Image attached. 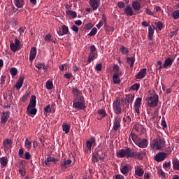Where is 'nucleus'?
<instances>
[{"label":"nucleus","mask_w":179,"mask_h":179,"mask_svg":"<svg viewBox=\"0 0 179 179\" xmlns=\"http://www.w3.org/2000/svg\"><path fill=\"white\" fill-rule=\"evenodd\" d=\"M146 155L145 152H134V149L131 148H127L125 149H120L117 151L116 156L118 159H135L136 160H143L145 155Z\"/></svg>","instance_id":"f257e3e1"},{"label":"nucleus","mask_w":179,"mask_h":179,"mask_svg":"<svg viewBox=\"0 0 179 179\" xmlns=\"http://www.w3.org/2000/svg\"><path fill=\"white\" fill-rule=\"evenodd\" d=\"M145 101L148 103V107L155 108L159 106V95L155 90H152L148 92Z\"/></svg>","instance_id":"f03ea898"},{"label":"nucleus","mask_w":179,"mask_h":179,"mask_svg":"<svg viewBox=\"0 0 179 179\" xmlns=\"http://www.w3.org/2000/svg\"><path fill=\"white\" fill-rule=\"evenodd\" d=\"M73 107L75 110H86V101H85V97L79 96L78 98H75L73 101Z\"/></svg>","instance_id":"7ed1b4c3"},{"label":"nucleus","mask_w":179,"mask_h":179,"mask_svg":"<svg viewBox=\"0 0 179 179\" xmlns=\"http://www.w3.org/2000/svg\"><path fill=\"white\" fill-rule=\"evenodd\" d=\"M121 103H124V99H120L119 97H117L113 103V108L115 114L120 115L122 114L124 108H121Z\"/></svg>","instance_id":"20e7f679"},{"label":"nucleus","mask_w":179,"mask_h":179,"mask_svg":"<svg viewBox=\"0 0 179 179\" xmlns=\"http://www.w3.org/2000/svg\"><path fill=\"white\" fill-rule=\"evenodd\" d=\"M134 99H135V96L132 94H127L124 98V103H123V110H128L129 109V103L132 104L134 101Z\"/></svg>","instance_id":"39448f33"},{"label":"nucleus","mask_w":179,"mask_h":179,"mask_svg":"<svg viewBox=\"0 0 179 179\" xmlns=\"http://www.w3.org/2000/svg\"><path fill=\"white\" fill-rule=\"evenodd\" d=\"M10 48L13 52H16L20 50V41L18 38L15 39V43L13 41L10 42Z\"/></svg>","instance_id":"423d86ee"},{"label":"nucleus","mask_w":179,"mask_h":179,"mask_svg":"<svg viewBox=\"0 0 179 179\" xmlns=\"http://www.w3.org/2000/svg\"><path fill=\"white\" fill-rule=\"evenodd\" d=\"M166 157H167V154L166 152H161L155 155L154 160L157 163H160L164 162V160H166Z\"/></svg>","instance_id":"0eeeda50"},{"label":"nucleus","mask_w":179,"mask_h":179,"mask_svg":"<svg viewBox=\"0 0 179 179\" xmlns=\"http://www.w3.org/2000/svg\"><path fill=\"white\" fill-rule=\"evenodd\" d=\"M141 106H142V98L138 97L136 99L134 106V111L136 113V114H138V115L141 114V111L139 110H141Z\"/></svg>","instance_id":"6e6552de"},{"label":"nucleus","mask_w":179,"mask_h":179,"mask_svg":"<svg viewBox=\"0 0 179 179\" xmlns=\"http://www.w3.org/2000/svg\"><path fill=\"white\" fill-rule=\"evenodd\" d=\"M138 148H141L142 149L146 148L148 145H149V141L146 138H140L137 143L136 144Z\"/></svg>","instance_id":"1a4fd4ad"},{"label":"nucleus","mask_w":179,"mask_h":179,"mask_svg":"<svg viewBox=\"0 0 179 179\" xmlns=\"http://www.w3.org/2000/svg\"><path fill=\"white\" fill-rule=\"evenodd\" d=\"M121 128V118L117 117L115 118V121L113 122V131H118Z\"/></svg>","instance_id":"9d476101"},{"label":"nucleus","mask_w":179,"mask_h":179,"mask_svg":"<svg viewBox=\"0 0 179 179\" xmlns=\"http://www.w3.org/2000/svg\"><path fill=\"white\" fill-rule=\"evenodd\" d=\"M89 3L93 10H97L100 6V0H90Z\"/></svg>","instance_id":"9b49d317"},{"label":"nucleus","mask_w":179,"mask_h":179,"mask_svg":"<svg viewBox=\"0 0 179 179\" xmlns=\"http://www.w3.org/2000/svg\"><path fill=\"white\" fill-rule=\"evenodd\" d=\"M37 101L36 100V95H32L30 99L29 103L27 106L28 110L29 108H36Z\"/></svg>","instance_id":"f8f14e48"},{"label":"nucleus","mask_w":179,"mask_h":179,"mask_svg":"<svg viewBox=\"0 0 179 179\" xmlns=\"http://www.w3.org/2000/svg\"><path fill=\"white\" fill-rule=\"evenodd\" d=\"M10 113L9 111H3L2 113V115L1 117V124H6V122H8V120H9V117H10Z\"/></svg>","instance_id":"ddd939ff"},{"label":"nucleus","mask_w":179,"mask_h":179,"mask_svg":"<svg viewBox=\"0 0 179 179\" xmlns=\"http://www.w3.org/2000/svg\"><path fill=\"white\" fill-rule=\"evenodd\" d=\"M148 69L146 68L141 69L135 76L136 79H143L147 75Z\"/></svg>","instance_id":"4468645a"},{"label":"nucleus","mask_w":179,"mask_h":179,"mask_svg":"<svg viewBox=\"0 0 179 179\" xmlns=\"http://www.w3.org/2000/svg\"><path fill=\"white\" fill-rule=\"evenodd\" d=\"M123 10L127 16H134V15H136L135 13H134V10L132 9V7H131V6L129 5H127Z\"/></svg>","instance_id":"2eb2a0df"},{"label":"nucleus","mask_w":179,"mask_h":179,"mask_svg":"<svg viewBox=\"0 0 179 179\" xmlns=\"http://www.w3.org/2000/svg\"><path fill=\"white\" fill-rule=\"evenodd\" d=\"M130 169H131V165L127 164L123 166L120 169V172L122 173V174H123V176H128V173H129Z\"/></svg>","instance_id":"dca6fc26"},{"label":"nucleus","mask_w":179,"mask_h":179,"mask_svg":"<svg viewBox=\"0 0 179 179\" xmlns=\"http://www.w3.org/2000/svg\"><path fill=\"white\" fill-rule=\"evenodd\" d=\"M152 149L155 150H160L162 149V145L159 143V140L157 138H155L152 141Z\"/></svg>","instance_id":"f3484780"},{"label":"nucleus","mask_w":179,"mask_h":179,"mask_svg":"<svg viewBox=\"0 0 179 179\" xmlns=\"http://www.w3.org/2000/svg\"><path fill=\"white\" fill-rule=\"evenodd\" d=\"M36 55H37V48L33 47L31 48V50H30L29 61L34 60V58H36Z\"/></svg>","instance_id":"a211bd4d"},{"label":"nucleus","mask_w":179,"mask_h":179,"mask_svg":"<svg viewBox=\"0 0 179 179\" xmlns=\"http://www.w3.org/2000/svg\"><path fill=\"white\" fill-rule=\"evenodd\" d=\"M24 82V77H20V78L18 79V80L15 84V87L17 90H20V89L22 88V86H23Z\"/></svg>","instance_id":"6ab92c4d"},{"label":"nucleus","mask_w":179,"mask_h":179,"mask_svg":"<svg viewBox=\"0 0 179 179\" xmlns=\"http://www.w3.org/2000/svg\"><path fill=\"white\" fill-rule=\"evenodd\" d=\"M3 145L6 149H10L12 148V139L6 138L3 141Z\"/></svg>","instance_id":"aec40b11"},{"label":"nucleus","mask_w":179,"mask_h":179,"mask_svg":"<svg viewBox=\"0 0 179 179\" xmlns=\"http://www.w3.org/2000/svg\"><path fill=\"white\" fill-rule=\"evenodd\" d=\"M99 157H100V155L99 154V151L94 152L92 153V163H98Z\"/></svg>","instance_id":"412c9836"},{"label":"nucleus","mask_w":179,"mask_h":179,"mask_svg":"<svg viewBox=\"0 0 179 179\" xmlns=\"http://www.w3.org/2000/svg\"><path fill=\"white\" fill-rule=\"evenodd\" d=\"M96 58H97V52H90V54H89L88 58H87V63L90 64V62H92V61H94V59H96Z\"/></svg>","instance_id":"4be33fe9"},{"label":"nucleus","mask_w":179,"mask_h":179,"mask_svg":"<svg viewBox=\"0 0 179 179\" xmlns=\"http://www.w3.org/2000/svg\"><path fill=\"white\" fill-rule=\"evenodd\" d=\"M135 174L138 176V177H142V176L145 174V171L141 166H137L135 168Z\"/></svg>","instance_id":"5701e85b"},{"label":"nucleus","mask_w":179,"mask_h":179,"mask_svg":"<svg viewBox=\"0 0 179 179\" xmlns=\"http://www.w3.org/2000/svg\"><path fill=\"white\" fill-rule=\"evenodd\" d=\"M96 142V138L91 137L90 141H87V148H88V150L90 152V150H92V146L93 145V143Z\"/></svg>","instance_id":"b1692460"},{"label":"nucleus","mask_w":179,"mask_h":179,"mask_svg":"<svg viewBox=\"0 0 179 179\" xmlns=\"http://www.w3.org/2000/svg\"><path fill=\"white\" fill-rule=\"evenodd\" d=\"M173 59H171V58L168 57L165 59L164 61V64H163V68L166 69L168 66H171V65H173Z\"/></svg>","instance_id":"393cba45"},{"label":"nucleus","mask_w":179,"mask_h":179,"mask_svg":"<svg viewBox=\"0 0 179 179\" xmlns=\"http://www.w3.org/2000/svg\"><path fill=\"white\" fill-rule=\"evenodd\" d=\"M131 6L134 10H141V3L138 1H133Z\"/></svg>","instance_id":"a878e982"},{"label":"nucleus","mask_w":179,"mask_h":179,"mask_svg":"<svg viewBox=\"0 0 179 179\" xmlns=\"http://www.w3.org/2000/svg\"><path fill=\"white\" fill-rule=\"evenodd\" d=\"M173 170L179 171V160L177 158H173L172 160Z\"/></svg>","instance_id":"bb28decb"},{"label":"nucleus","mask_w":179,"mask_h":179,"mask_svg":"<svg viewBox=\"0 0 179 179\" xmlns=\"http://www.w3.org/2000/svg\"><path fill=\"white\" fill-rule=\"evenodd\" d=\"M130 136H131V139L133 142H134L135 145H136L137 142L141 139V137H139L138 135L135 133H132V131L130 133Z\"/></svg>","instance_id":"cd10ccee"},{"label":"nucleus","mask_w":179,"mask_h":179,"mask_svg":"<svg viewBox=\"0 0 179 179\" xmlns=\"http://www.w3.org/2000/svg\"><path fill=\"white\" fill-rule=\"evenodd\" d=\"M72 93L74 97H76V99H78L80 97V94H82V91L79 90V89L78 88H73Z\"/></svg>","instance_id":"c85d7f7f"},{"label":"nucleus","mask_w":179,"mask_h":179,"mask_svg":"<svg viewBox=\"0 0 179 179\" xmlns=\"http://www.w3.org/2000/svg\"><path fill=\"white\" fill-rule=\"evenodd\" d=\"M14 4L17 8H23L24 6V0H14Z\"/></svg>","instance_id":"c756f323"},{"label":"nucleus","mask_w":179,"mask_h":179,"mask_svg":"<svg viewBox=\"0 0 179 179\" xmlns=\"http://www.w3.org/2000/svg\"><path fill=\"white\" fill-rule=\"evenodd\" d=\"M127 62L130 65V68H134V64H135V57H127Z\"/></svg>","instance_id":"7c9ffc66"},{"label":"nucleus","mask_w":179,"mask_h":179,"mask_svg":"<svg viewBox=\"0 0 179 179\" xmlns=\"http://www.w3.org/2000/svg\"><path fill=\"white\" fill-rule=\"evenodd\" d=\"M153 34H155V29H152L151 26L148 27V38L149 40H153Z\"/></svg>","instance_id":"2f4dec72"},{"label":"nucleus","mask_w":179,"mask_h":179,"mask_svg":"<svg viewBox=\"0 0 179 179\" xmlns=\"http://www.w3.org/2000/svg\"><path fill=\"white\" fill-rule=\"evenodd\" d=\"M67 16H70L72 19H75V17H77L78 14L76 11L69 10L66 12Z\"/></svg>","instance_id":"473e14b6"},{"label":"nucleus","mask_w":179,"mask_h":179,"mask_svg":"<svg viewBox=\"0 0 179 179\" xmlns=\"http://www.w3.org/2000/svg\"><path fill=\"white\" fill-rule=\"evenodd\" d=\"M99 115H101V118H98V120H103L104 117H107V112L104 109H100L98 110Z\"/></svg>","instance_id":"72a5a7b5"},{"label":"nucleus","mask_w":179,"mask_h":179,"mask_svg":"<svg viewBox=\"0 0 179 179\" xmlns=\"http://www.w3.org/2000/svg\"><path fill=\"white\" fill-rule=\"evenodd\" d=\"M27 113L28 115H36L37 114V109L36 108H27Z\"/></svg>","instance_id":"f704fd0d"},{"label":"nucleus","mask_w":179,"mask_h":179,"mask_svg":"<svg viewBox=\"0 0 179 179\" xmlns=\"http://www.w3.org/2000/svg\"><path fill=\"white\" fill-rule=\"evenodd\" d=\"M62 127L65 134L69 133V130L71 129V125H69V124L64 123Z\"/></svg>","instance_id":"c9c22d12"},{"label":"nucleus","mask_w":179,"mask_h":179,"mask_svg":"<svg viewBox=\"0 0 179 179\" xmlns=\"http://www.w3.org/2000/svg\"><path fill=\"white\" fill-rule=\"evenodd\" d=\"M29 97H30V92H27L21 98V101L26 103L29 100Z\"/></svg>","instance_id":"e433bc0d"},{"label":"nucleus","mask_w":179,"mask_h":179,"mask_svg":"<svg viewBox=\"0 0 179 179\" xmlns=\"http://www.w3.org/2000/svg\"><path fill=\"white\" fill-rule=\"evenodd\" d=\"M113 83L115 85H120L121 83V80H120V77L117 74L113 75Z\"/></svg>","instance_id":"4c0bfd02"},{"label":"nucleus","mask_w":179,"mask_h":179,"mask_svg":"<svg viewBox=\"0 0 179 179\" xmlns=\"http://www.w3.org/2000/svg\"><path fill=\"white\" fill-rule=\"evenodd\" d=\"M120 52L122 54H123V55H128L129 50H128V48H127L125 46L122 45L120 48Z\"/></svg>","instance_id":"58836bf2"},{"label":"nucleus","mask_w":179,"mask_h":179,"mask_svg":"<svg viewBox=\"0 0 179 179\" xmlns=\"http://www.w3.org/2000/svg\"><path fill=\"white\" fill-rule=\"evenodd\" d=\"M8 162V159L5 157L0 158V164L1 166H3V167L6 166Z\"/></svg>","instance_id":"ea45409f"},{"label":"nucleus","mask_w":179,"mask_h":179,"mask_svg":"<svg viewBox=\"0 0 179 179\" xmlns=\"http://www.w3.org/2000/svg\"><path fill=\"white\" fill-rule=\"evenodd\" d=\"M10 73L11 76H16L17 75V69L15 67H12L10 69Z\"/></svg>","instance_id":"a19ab883"},{"label":"nucleus","mask_w":179,"mask_h":179,"mask_svg":"<svg viewBox=\"0 0 179 179\" xmlns=\"http://www.w3.org/2000/svg\"><path fill=\"white\" fill-rule=\"evenodd\" d=\"M172 17L174 20H177V19H179V10H176L175 11H173Z\"/></svg>","instance_id":"79ce46f5"},{"label":"nucleus","mask_w":179,"mask_h":179,"mask_svg":"<svg viewBox=\"0 0 179 179\" xmlns=\"http://www.w3.org/2000/svg\"><path fill=\"white\" fill-rule=\"evenodd\" d=\"M54 87V84L52 81L48 80L46 82V89H48L49 90H51Z\"/></svg>","instance_id":"37998d69"},{"label":"nucleus","mask_w":179,"mask_h":179,"mask_svg":"<svg viewBox=\"0 0 179 179\" xmlns=\"http://www.w3.org/2000/svg\"><path fill=\"white\" fill-rule=\"evenodd\" d=\"M133 129H135L136 132H139L141 129H142V125H141L139 123H136L134 124Z\"/></svg>","instance_id":"c03bdc74"},{"label":"nucleus","mask_w":179,"mask_h":179,"mask_svg":"<svg viewBox=\"0 0 179 179\" xmlns=\"http://www.w3.org/2000/svg\"><path fill=\"white\" fill-rule=\"evenodd\" d=\"M24 146L27 149H31V142L27 138L25 140Z\"/></svg>","instance_id":"a18cd8bd"},{"label":"nucleus","mask_w":179,"mask_h":179,"mask_svg":"<svg viewBox=\"0 0 179 179\" xmlns=\"http://www.w3.org/2000/svg\"><path fill=\"white\" fill-rule=\"evenodd\" d=\"M97 33V28L94 27L91 31L88 34V36H90V37H93V36L96 35V34Z\"/></svg>","instance_id":"49530a36"},{"label":"nucleus","mask_w":179,"mask_h":179,"mask_svg":"<svg viewBox=\"0 0 179 179\" xmlns=\"http://www.w3.org/2000/svg\"><path fill=\"white\" fill-rule=\"evenodd\" d=\"M62 31L63 32V34H68L69 29L66 25H63L62 27Z\"/></svg>","instance_id":"de8ad7c7"},{"label":"nucleus","mask_w":179,"mask_h":179,"mask_svg":"<svg viewBox=\"0 0 179 179\" xmlns=\"http://www.w3.org/2000/svg\"><path fill=\"white\" fill-rule=\"evenodd\" d=\"M139 87H141V85L136 83V84H134L133 85H131V90L138 91V90H139Z\"/></svg>","instance_id":"09e8293b"},{"label":"nucleus","mask_w":179,"mask_h":179,"mask_svg":"<svg viewBox=\"0 0 179 179\" xmlns=\"http://www.w3.org/2000/svg\"><path fill=\"white\" fill-rule=\"evenodd\" d=\"M157 29H159V30H162L163 29V27H164V25L163 24V22H162L161 21L157 22V23H155Z\"/></svg>","instance_id":"8fccbe9b"},{"label":"nucleus","mask_w":179,"mask_h":179,"mask_svg":"<svg viewBox=\"0 0 179 179\" xmlns=\"http://www.w3.org/2000/svg\"><path fill=\"white\" fill-rule=\"evenodd\" d=\"M51 37V34H46L45 36V41H47L48 43H51V41H52Z\"/></svg>","instance_id":"3c124183"},{"label":"nucleus","mask_w":179,"mask_h":179,"mask_svg":"<svg viewBox=\"0 0 179 179\" xmlns=\"http://www.w3.org/2000/svg\"><path fill=\"white\" fill-rule=\"evenodd\" d=\"M43 111H44L45 113H52V110H51V106H50V105L46 106L44 108Z\"/></svg>","instance_id":"603ef678"},{"label":"nucleus","mask_w":179,"mask_h":179,"mask_svg":"<svg viewBox=\"0 0 179 179\" xmlns=\"http://www.w3.org/2000/svg\"><path fill=\"white\" fill-rule=\"evenodd\" d=\"M117 6L120 8V9H122L124 8H125V3L124 1H119L117 3Z\"/></svg>","instance_id":"864d4df0"},{"label":"nucleus","mask_w":179,"mask_h":179,"mask_svg":"<svg viewBox=\"0 0 179 179\" xmlns=\"http://www.w3.org/2000/svg\"><path fill=\"white\" fill-rule=\"evenodd\" d=\"M23 169H24V166H22V169L20 168L18 171L20 174H21L22 177H24L26 176V171H24Z\"/></svg>","instance_id":"5fc2aeb1"},{"label":"nucleus","mask_w":179,"mask_h":179,"mask_svg":"<svg viewBox=\"0 0 179 179\" xmlns=\"http://www.w3.org/2000/svg\"><path fill=\"white\" fill-rule=\"evenodd\" d=\"M93 27V24L92 23H87L85 24V30H90Z\"/></svg>","instance_id":"6e6d98bb"},{"label":"nucleus","mask_w":179,"mask_h":179,"mask_svg":"<svg viewBox=\"0 0 179 179\" xmlns=\"http://www.w3.org/2000/svg\"><path fill=\"white\" fill-rule=\"evenodd\" d=\"M145 13L146 15H149V16H155V13L152 12L149 8L145 9Z\"/></svg>","instance_id":"4d7b16f0"},{"label":"nucleus","mask_w":179,"mask_h":179,"mask_svg":"<svg viewBox=\"0 0 179 179\" xmlns=\"http://www.w3.org/2000/svg\"><path fill=\"white\" fill-rule=\"evenodd\" d=\"M23 153H24V151L23 150V149L22 148L20 149L18 152V156L19 157H21V159L24 158V157H23Z\"/></svg>","instance_id":"13d9d810"},{"label":"nucleus","mask_w":179,"mask_h":179,"mask_svg":"<svg viewBox=\"0 0 179 179\" xmlns=\"http://www.w3.org/2000/svg\"><path fill=\"white\" fill-rule=\"evenodd\" d=\"M157 173L161 176V177H166V173H164V171L162 169H159L157 171Z\"/></svg>","instance_id":"bf43d9fd"},{"label":"nucleus","mask_w":179,"mask_h":179,"mask_svg":"<svg viewBox=\"0 0 179 179\" xmlns=\"http://www.w3.org/2000/svg\"><path fill=\"white\" fill-rule=\"evenodd\" d=\"M171 166V162H165V163L163 164V167L164 169H169V167H170Z\"/></svg>","instance_id":"052dcab7"},{"label":"nucleus","mask_w":179,"mask_h":179,"mask_svg":"<svg viewBox=\"0 0 179 179\" xmlns=\"http://www.w3.org/2000/svg\"><path fill=\"white\" fill-rule=\"evenodd\" d=\"M158 143H159L161 146H163V145H164V143H166V141H164V138H159V140H158Z\"/></svg>","instance_id":"680f3d73"},{"label":"nucleus","mask_w":179,"mask_h":179,"mask_svg":"<svg viewBox=\"0 0 179 179\" xmlns=\"http://www.w3.org/2000/svg\"><path fill=\"white\" fill-rule=\"evenodd\" d=\"M64 78H66V79H71V78H72L73 76L72 75V73H65V74L64 75Z\"/></svg>","instance_id":"e2e57ef3"},{"label":"nucleus","mask_w":179,"mask_h":179,"mask_svg":"<svg viewBox=\"0 0 179 179\" xmlns=\"http://www.w3.org/2000/svg\"><path fill=\"white\" fill-rule=\"evenodd\" d=\"M35 66L38 70H40V69H41L43 68V63H41V62L36 63Z\"/></svg>","instance_id":"0e129e2a"},{"label":"nucleus","mask_w":179,"mask_h":179,"mask_svg":"<svg viewBox=\"0 0 179 179\" xmlns=\"http://www.w3.org/2000/svg\"><path fill=\"white\" fill-rule=\"evenodd\" d=\"M101 68H102V64L101 63H99L96 64L95 69H96L98 71H101Z\"/></svg>","instance_id":"69168bd1"},{"label":"nucleus","mask_w":179,"mask_h":179,"mask_svg":"<svg viewBox=\"0 0 179 179\" xmlns=\"http://www.w3.org/2000/svg\"><path fill=\"white\" fill-rule=\"evenodd\" d=\"M115 179H125L124 176L121 175V174H117L115 176Z\"/></svg>","instance_id":"338daca9"},{"label":"nucleus","mask_w":179,"mask_h":179,"mask_svg":"<svg viewBox=\"0 0 179 179\" xmlns=\"http://www.w3.org/2000/svg\"><path fill=\"white\" fill-rule=\"evenodd\" d=\"M90 52H96V46L94 45L90 46Z\"/></svg>","instance_id":"774afa93"}]
</instances>
